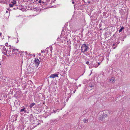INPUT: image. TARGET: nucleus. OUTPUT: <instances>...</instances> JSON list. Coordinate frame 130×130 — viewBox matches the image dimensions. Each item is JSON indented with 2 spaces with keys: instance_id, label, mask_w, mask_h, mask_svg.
<instances>
[{
  "instance_id": "1",
  "label": "nucleus",
  "mask_w": 130,
  "mask_h": 130,
  "mask_svg": "<svg viewBox=\"0 0 130 130\" xmlns=\"http://www.w3.org/2000/svg\"><path fill=\"white\" fill-rule=\"evenodd\" d=\"M89 49V48L88 46L87 45H86V44L84 43L82 45L81 51L82 52L84 53Z\"/></svg>"
},
{
  "instance_id": "2",
  "label": "nucleus",
  "mask_w": 130,
  "mask_h": 130,
  "mask_svg": "<svg viewBox=\"0 0 130 130\" xmlns=\"http://www.w3.org/2000/svg\"><path fill=\"white\" fill-rule=\"evenodd\" d=\"M14 48H15L14 47H12V49H13L12 50V54H16V53L17 54V52L18 51L19 52H20L19 53H22V51H20V52L19 51H18V49H15Z\"/></svg>"
},
{
  "instance_id": "3",
  "label": "nucleus",
  "mask_w": 130,
  "mask_h": 130,
  "mask_svg": "<svg viewBox=\"0 0 130 130\" xmlns=\"http://www.w3.org/2000/svg\"><path fill=\"white\" fill-rule=\"evenodd\" d=\"M109 112L108 110H105L104 112H103V114L101 113V114L102 116L104 117V119H105V118H106L107 116V114L109 113Z\"/></svg>"
},
{
  "instance_id": "4",
  "label": "nucleus",
  "mask_w": 130,
  "mask_h": 130,
  "mask_svg": "<svg viewBox=\"0 0 130 130\" xmlns=\"http://www.w3.org/2000/svg\"><path fill=\"white\" fill-rule=\"evenodd\" d=\"M34 62L36 64V66L37 67L38 66L39 64L40 63V61L37 58H36L34 61Z\"/></svg>"
},
{
  "instance_id": "5",
  "label": "nucleus",
  "mask_w": 130,
  "mask_h": 130,
  "mask_svg": "<svg viewBox=\"0 0 130 130\" xmlns=\"http://www.w3.org/2000/svg\"><path fill=\"white\" fill-rule=\"evenodd\" d=\"M58 77V74L56 73L52 74L49 77L50 78H54L55 77Z\"/></svg>"
},
{
  "instance_id": "6",
  "label": "nucleus",
  "mask_w": 130,
  "mask_h": 130,
  "mask_svg": "<svg viewBox=\"0 0 130 130\" xmlns=\"http://www.w3.org/2000/svg\"><path fill=\"white\" fill-rule=\"evenodd\" d=\"M29 117L30 118V121H31V122H32V119L34 118V117L33 116V115L32 114H31L29 116Z\"/></svg>"
},
{
  "instance_id": "7",
  "label": "nucleus",
  "mask_w": 130,
  "mask_h": 130,
  "mask_svg": "<svg viewBox=\"0 0 130 130\" xmlns=\"http://www.w3.org/2000/svg\"><path fill=\"white\" fill-rule=\"evenodd\" d=\"M99 119L101 120H103L104 119V117L102 116V115H101L99 116Z\"/></svg>"
},
{
  "instance_id": "8",
  "label": "nucleus",
  "mask_w": 130,
  "mask_h": 130,
  "mask_svg": "<svg viewBox=\"0 0 130 130\" xmlns=\"http://www.w3.org/2000/svg\"><path fill=\"white\" fill-rule=\"evenodd\" d=\"M26 109V108L25 107H24L22 109H21L20 110L21 112H24V113H25L26 112V111L25 110V109Z\"/></svg>"
},
{
  "instance_id": "9",
  "label": "nucleus",
  "mask_w": 130,
  "mask_h": 130,
  "mask_svg": "<svg viewBox=\"0 0 130 130\" xmlns=\"http://www.w3.org/2000/svg\"><path fill=\"white\" fill-rule=\"evenodd\" d=\"M115 80V78H112L110 79L109 80V82H115V81L114 80Z\"/></svg>"
},
{
  "instance_id": "10",
  "label": "nucleus",
  "mask_w": 130,
  "mask_h": 130,
  "mask_svg": "<svg viewBox=\"0 0 130 130\" xmlns=\"http://www.w3.org/2000/svg\"><path fill=\"white\" fill-rule=\"evenodd\" d=\"M35 104V103H31L29 106V107L30 108H32Z\"/></svg>"
},
{
  "instance_id": "11",
  "label": "nucleus",
  "mask_w": 130,
  "mask_h": 130,
  "mask_svg": "<svg viewBox=\"0 0 130 130\" xmlns=\"http://www.w3.org/2000/svg\"><path fill=\"white\" fill-rule=\"evenodd\" d=\"M83 121L85 123H87L88 122V119L85 118L83 120Z\"/></svg>"
},
{
  "instance_id": "12",
  "label": "nucleus",
  "mask_w": 130,
  "mask_h": 130,
  "mask_svg": "<svg viewBox=\"0 0 130 130\" xmlns=\"http://www.w3.org/2000/svg\"><path fill=\"white\" fill-rule=\"evenodd\" d=\"M94 64H92V63H90L89 64V68H92V67H94Z\"/></svg>"
},
{
  "instance_id": "13",
  "label": "nucleus",
  "mask_w": 130,
  "mask_h": 130,
  "mask_svg": "<svg viewBox=\"0 0 130 130\" xmlns=\"http://www.w3.org/2000/svg\"><path fill=\"white\" fill-rule=\"evenodd\" d=\"M94 64H92V63H90L89 64V68H92V67H94Z\"/></svg>"
},
{
  "instance_id": "14",
  "label": "nucleus",
  "mask_w": 130,
  "mask_h": 130,
  "mask_svg": "<svg viewBox=\"0 0 130 130\" xmlns=\"http://www.w3.org/2000/svg\"><path fill=\"white\" fill-rule=\"evenodd\" d=\"M94 64H92V63H90L89 64V68H92V67H94Z\"/></svg>"
},
{
  "instance_id": "15",
  "label": "nucleus",
  "mask_w": 130,
  "mask_h": 130,
  "mask_svg": "<svg viewBox=\"0 0 130 130\" xmlns=\"http://www.w3.org/2000/svg\"><path fill=\"white\" fill-rule=\"evenodd\" d=\"M124 29V27L123 26H122L120 29L119 30V32H121L122 30Z\"/></svg>"
},
{
  "instance_id": "16",
  "label": "nucleus",
  "mask_w": 130,
  "mask_h": 130,
  "mask_svg": "<svg viewBox=\"0 0 130 130\" xmlns=\"http://www.w3.org/2000/svg\"><path fill=\"white\" fill-rule=\"evenodd\" d=\"M89 86L90 88L91 87V89H92L93 88V87H94V85L93 84H91Z\"/></svg>"
},
{
  "instance_id": "17",
  "label": "nucleus",
  "mask_w": 130,
  "mask_h": 130,
  "mask_svg": "<svg viewBox=\"0 0 130 130\" xmlns=\"http://www.w3.org/2000/svg\"><path fill=\"white\" fill-rule=\"evenodd\" d=\"M3 52L6 51V53H7V51L6 48H5V46H4V47H3Z\"/></svg>"
},
{
  "instance_id": "18",
  "label": "nucleus",
  "mask_w": 130,
  "mask_h": 130,
  "mask_svg": "<svg viewBox=\"0 0 130 130\" xmlns=\"http://www.w3.org/2000/svg\"><path fill=\"white\" fill-rule=\"evenodd\" d=\"M10 47H11V46H10ZM12 48H10L9 49V50H8L7 51H8V54H9L11 52V49Z\"/></svg>"
},
{
  "instance_id": "19",
  "label": "nucleus",
  "mask_w": 130,
  "mask_h": 130,
  "mask_svg": "<svg viewBox=\"0 0 130 130\" xmlns=\"http://www.w3.org/2000/svg\"><path fill=\"white\" fill-rule=\"evenodd\" d=\"M13 4H10L9 5V6H10V7H11L13 6Z\"/></svg>"
},
{
  "instance_id": "20",
  "label": "nucleus",
  "mask_w": 130,
  "mask_h": 130,
  "mask_svg": "<svg viewBox=\"0 0 130 130\" xmlns=\"http://www.w3.org/2000/svg\"><path fill=\"white\" fill-rule=\"evenodd\" d=\"M2 113H3V112H0V118H1L2 117V116H3L2 115Z\"/></svg>"
},
{
  "instance_id": "21",
  "label": "nucleus",
  "mask_w": 130,
  "mask_h": 130,
  "mask_svg": "<svg viewBox=\"0 0 130 130\" xmlns=\"http://www.w3.org/2000/svg\"><path fill=\"white\" fill-rule=\"evenodd\" d=\"M74 8L75 10H76L77 8V6H75V5H74Z\"/></svg>"
},
{
  "instance_id": "22",
  "label": "nucleus",
  "mask_w": 130,
  "mask_h": 130,
  "mask_svg": "<svg viewBox=\"0 0 130 130\" xmlns=\"http://www.w3.org/2000/svg\"><path fill=\"white\" fill-rule=\"evenodd\" d=\"M36 117H34V118H32V121H34L36 119Z\"/></svg>"
},
{
  "instance_id": "23",
  "label": "nucleus",
  "mask_w": 130,
  "mask_h": 130,
  "mask_svg": "<svg viewBox=\"0 0 130 130\" xmlns=\"http://www.w3.org/2000/svg\"><path fill=\"white\" fill-rule=\"evenodd\" d=\"M20 10H22V11H24L25 10V9L21 7Z\"/></svg>"
},
{
  "instance_id": "24",
  "label": "nucleus",
  "mask_w": 130,
  "mask_h": 130,
  "mask_svg": "<svg viewBox=\"0 0 130 130\" xmlns=\"http://www.w3.org/2000/svg\"><path fill=\"white\" fill-rule=\"evenodd\" d=\"M11 3L12 4H13V5H14L16 3V2H11Z\"/></svg>"
},
{
  "instance_id": "25",
  "label": "nucleus",
  "mask_w": 130,
  "mask_h": 130,
  "mask_svg": "<svg viewBox=\"0 0 130 130\" xmlns=\"http://www.w3.org/2000/svg\"><path fill=\"white\" fill-rule=\"evenodd\" d=\"M34 9H36V11H38V10H37V8L36 7H35V8H34Z\"/></svg>"
},
{
  "instance_id": "26",
  "label": "nucleus",
  "mask_w": 130,
  "mask_h": 130,
  "mask_svg": "<svg viewBox=\"0 0 130 130\" xmlns=\"http://www.w3.org/2000/svg\"><path fill=\"white\" fill-rule=\"evenodd\" d=\"M44 52H45V51H44V50H42L41 51V53H43Z\"/></svg>"
},
{
  "instance_id": "27",
  "label": "nucleus",
  "mask_w": 130,
  "mask_h": 130,
  "mask_svg": "<svg viewBox=\"0 0 130 130\" xmlns=\"http://www.w3.org/2000/svg\"><path fill=\"white\" fill-rule=\"evenodd\" d=\"M89 61H87L86 62V63L87 64L89 65Z\"/></svg>"
},
{
  "instance_id": "28",
  "label": "nucleus",
  "mask_w": 130,
  "mask_h": 130,
  "mask_svg": "<svg viewBox=\"0 0 130 130\" xmlns=\"http://www.w3.org/2000/svg\"><path fill=\"white\" fill-rule=\"evenodd\" d=\"M53 112H54V113H55L57 111V110H53Z\"/></svg>"
},
{
  "instance_id": "29",
  "label": "nucleus",
  "mask_w": 130,
  "mask_h": 130,
  "mask_svg": "<svg viewBox=\"0 0 130 130\" xmlns=\"http://www.w3.org/2000/svg\"><path fill=\"white\" fill-rule=\"evenodd\" d=\"M30 3H31V4L34 3V2H33L32 1V0H30Z\"/></svg>"
},
{
  "instance_id": "30",
  "label": "nucleus",
  "mask_w": 130,
  "mask_h": 130,
  "mask_svg": "<svg viewBox=\"0 0 130 130\" xmlns=\"http://www.w3.org/2000/svg\"><path fill=\"white\" fill-rule=\"evenodd\" d=\"M41 2H42V1L41 0H39L38 2L39 3H41Z\"/></svg>"
},
{
  "instance_id": "31",
  "label": "nucleus",
  "mask_w": 130,
  "mask_h": 130,
  "mask_svg": "<svg viewBox=\"0 0 130 130\" xmlns=\"http://www.w3.org/2000/svg\"><path fill=\"white\" fill-rule=\"evenodd\" d=\"M98 65H95V66H94V67H95V68H96L97 67H98Z\"/></svg>"
},
{
  "instance_id": "32",
  "label": "nucleus",
  "mask_w": 130,
  "mask_h": 130,
  "mask_svg": "<svg viewBox=\"0 0 130 130\" xmlns=\"http://www.w3.org/2000/svg\"><path fill=\"white\" fill-rule=\"evenodd\" d=\"M25 53H26V55H28L27 53V52L26 51L25 52Z\"/></svg>"
},
{
  "instance_id": "33",
  "label": "nucleus",
  "mask_w": 130,
  "mask_h": 130,
  "mask_svg": "<svg viewBox=\"0 0 130 130\" xmlns=\"http://www.w3.org/2000/svg\"><path fill=\"white\" fill-rule=\"evenodd\" d=\"M52 47H51L50 48V50L51 51H52Z\"/></svg>"
},
{
  "instance_id": "34",
  "label": "nucleus",
  "mask_w": 130,
  "mask_h": 130,
  "mask_svg": "<svg viewBox=\"0 0 130 130\" xmlns=\"http://www.w3.org/2000/svg\"><path fill=\"white\" fill-rule=\"evenodd\" d=\"M57 120L56 119L54 120H53V121H56Z\"/></svg>"
},
{
  "instance_id": "35",
  "label": "nucleus",
  "mask_w": 130,
  "mask_h": 130,
  "mask_svg": "<svg viewBox=\"0 0 130 130\" xmlns=\"http://www.w3.org/2000/svg\"><path fill=\"white\" fill-rule=\"evenodd\" d=\"M120 43V42H118L116 44V46H117V45L118 44Z\"/></svg>"
},
{
  "instance_id": "36",
  "label": "nucleus",
  "mask_w": 130,
  "mask_h": 130,
  "mask_svg": "<svg viewBox=\"0 0 130 130\" xmlns=\"http://www.w3.org/2000/svg\"><path fill=\"white\" fill-rule=\"evenodd\" d=\"M72 3L73 4H74L75 3L74 2V1H73V0H72Z\"/></svg>"
},
{
  "instance_id": "37",
  "label": "nucleus",
  "mask_w": 130,
  "mask_h": 130,
  "mask_svg": "<svg viewBox=\"0 0 130 130\" xmlns=\"http://www.w3.org/2000/svg\"><path fill=\"white\" fill-rule=\"evenodd\" d=\"M8 44V43H6L5 45H6V46H8L7 45V44Z\"/></svg>"
},
{
  "instance_id": "38",
  "label": "nucleus",
  "mask_w": 130,
  "mask_h": 130,
  "mask_svg": "<svg viewBox=\"0 0 130 130\" xmlns=\"http://www.w3.org/2000/svg\"><path fill=\"white\" fill-rule=\"evenodd\" d=\"M116 47H117L116 46L115 47H113V49H114Z\"/></svg>"
},
{
  "instance_id": "39",
  "label": "nucleus",
  "mask_w": 130,
  "mask_h": 130,
  "mask_svg": "<svg viewBox=\"0 0 130 130\" xmlns=\"http://www.w3.org/2000/svg\"><path fill=\"white\" fill-rule=\"evenodd\" d=\"M100 62H99V63H98V66H99V65H100Z\"/></svg>"
},
{
  "instance_id": "40",
  "label": "nucleus",
  "mask_w": 130,
  "mask_h": 130,
  "mask_svg": "<svg viewBox=\"0 0 130 130\" xmlns=\"http://www.w3.org/2000/svg\"><path fill=\"white\" fill-rule=\"evenodd\" d=\"M116 43H114L113 44V46H115V45H116Z\"/></svg>"
},
{
  "instance_id": "41",
  "label": "nucleus",
  "mask_w": 130,
  "mask_h": 130,
  "mask_svg": "<svg viewBox=\"0 0 130 130\" xmlns=\"http://www.w3.org/2000/svg\"><path fill=\"white\" fill-rule=\"evenodd\" d=\"M4 55H6L7 54H6V53L5 52H4Z\"/></svg>"
},
{
  "instance_id": "42",
  "label": "nucleus",
  "mask_w": 130,
  "mask_h": 130,
  "mask_svg": "<svg viewBox=\"0 0 130 130\" xmlns=\"http://www.w3.org/2000/svg\"><path fill=\"white\" fill-rule=\"evenodd\" d=\"M41 53H39V56H41Z\"/></svg>"
},
{
  "instance_id": "43",
  "label": "nucleus",
  "mask_w": 130,
  "mask_h": 130,
  "mask_svg": "<svg viewBox=\"0 0 130 130\" xmlns=\"http://www.w3.org/2000/svg\"><path fill=\"white\" fill-rule=\"evenodd\" d=\"M19 41L18 40H17V43H18V42Z\"/></svg>"
},
{
  "instance_id": "44",
  "label": "nucleus",
  "mask_w": 130,
  "mask_h": 130,
  "mask_svg": "<svg viewBox=\"0 0 130 130\" xmlns=\"http://www.w3.org/2000/svg\"><path fill=\"white\" fill-rule=\"evenodd\" d=\"M38 0H35V2H37L38 1Z\"/></svg>"
},
{
  "instance_id": "45",
  "label": "nucleus",
  "mask_w": 130,
  "mask_h": 130,
  "mask_svg": "<svg viewBox=\"0 0 130 130\" xmlns=\"http://www.w3.org/2000/svg\"><path fill=\"white\" fill-rule=\"evenodd\" d=\"M2 34L1 33H0V36L2 35Z\"/></svg>"
},
{
  "instance_id": "46",
  "label": "nucleus",
  "mask_w": 130,
  "mask_h": 130,
  "mask_svg": "<svg viewBox=\"0 0 130 130\" xmlns=\"http://www.w3.org/2000/svg\"><path fill=\"white\" fill-rule=\"evenodd\" d=\"M13 2H16L14 0H13Z\"/></svg>"
},
{
  "instance_id": "47",
  "label": "nucleus",
  "mask_w": 130,
  "mask_h": 130,
  "mask_svg": "<svg viewBox=\"0 0 130 130\" xmlns=\"http://www.w3.org/2000/svg\"><path fill=\"white\" fill-rule=\"evenodd\" d=\"M42 3H44V2H42Z\"/></svg>"
},
{
  "instance_id": "48",
  "label": "nucleus",
  "mask_w": 130,
  "mask_h": 130,
  "mask_svg": "<svg viewBox=\"0 0 130 130\" xmlns=\"http://www.w3.org/2000/svg\"><path fill=\"white\" fill-rule=\"evenodd\" d=\"M6 55L7 56H9V55H7V54Z\"/></svg>"
},
{
  "instance_id": "49",
  "label": "nucleus",
  "mask_w": 130,
  "mask_h": 130,
  "mask_svg": "<svg viewBox=\"0 0 130 130\" xmlns=\"http://www.w3.org/2000/svg\"><path fill=\"white\" fill-rule=\"evenodd\" d=\"M8 11H6V13H8Z\"/></svg>"
},
{
  "instance_id": "50",
  "label": "nucleus",
  "mask_w": 130,
  "mask_h": 130,
  "mask_svg": "<svg viewBox=\"0 0 130 130\" xmlns=\"http://www.w3.org/2000/svg\"><path fill=\"white\" fill-rule=\"evenodd\" d=\"M14 9H17V8H14Z\"/></svg>"
},
{
  "instance_id": "51",
  "label": "nucleus",
  "mask_w": 130,
  "mask_h": 130,
  "mask_svg": "<svg viewBox=\"0 0 130 130\" xmlns=\"http://www.w3.org/2000/svg\"><path fill=\"white\" fill-rule=\"evenodd\" d=\"M115 34H114L113 35V36H115Z\"/></svg>"
},
{
  "instance_id": "52",
  "label": "nucleus",
  "mask_w": 130,
  "mask_h": 130,
  "mask_svg": "<svg viewBox=\"0 0 130 130\" xmlns=\"http://www.w3.org/2000/svg\"><path fill=\"white\" fill-rule=\"evenodd\" d=\"M75 91H74L73 92H74V93H75Z\"/></svg>"
},
{
  "instance_id": "53",
  "label": "nucleus",
  "mask_w": 130,
  "mask_h": 130,
  "mask_svg": "<svg viewBox=\"0 0 130 130\" xmlns=\"http://www.w3.org/2000/svg\"><path fill=\"white\" fill-rule=\"evenodd\" d=\"M31 9V10H34V9Z\"/></svg>"
},
{
  "instance_id": "54",
  "label": "nucleus",
  "mask_w": 130,
  "mask_h": 130,
  "mask_svg": "<svg viewBox=\"0 0 130 130\" xmlns=\"http://www.w3.org/2000/svg\"><path fill=\"white\" fill-rule=\"evenodd\" d=\"M36 113L38 114V113L37 112Z\"/></svg>"
},
{
  "instance_id": "55",
  "label": "nucleus",
  "mask_w": 130,
  "mask_h": 130,
  "mask_svg": "<svg viewBox=\"0 0 130 130\" xmlns=\"http://www.w3.org/2000/svg\"><path fill=\"white\" fill-rule=\"evenodd\" d=\"M122 41H124V40L123 39L122 40Z\"/></svg>"
},
{
  "instance_id": "56",
  "label": "nucleus",
  "mask_w": 130,
  "mask_h": 130,
  "mask_svg": "<svg viewBox=\"0 0 130 130\" xmlns=\"http://www.w3.org/2000/svg\"><path fill=\"white\" fill-rule=\"evenodd\" d=\"M48 51H47V52L48 53Z\"/></svg>"
},
{
  "instance_id": "57",
  "label": "nucleus",
  "mask_w": 130,
  "mask_h": 130,
  "mask_svg": "<svg viewBox=\"0 0 130 130\" xmlns=\"http://www.w3.org/2000/svg\"><path fill=\"white\" fill-rule=\"evenodd\" d=\"M11 53L9 54V55H10V54Z\"/></svg>"
}]
</instances>
